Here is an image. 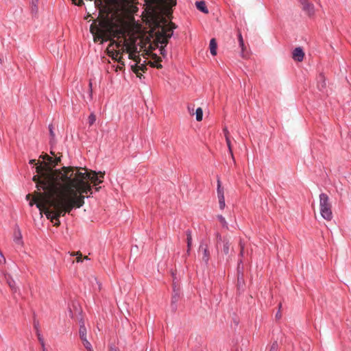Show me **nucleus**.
<instances>
[{
  "label": "nucleus",
  "mask_w": 351,
  "mask_h": 351,
  "mask_svg": "<svg viewBox=\"0 0 351 351\" xmlns=\"http://www.w3.org/2000/svg\"><path fill=\"white\" fill-rule=\"evenodd\" d=\"M104 173L76 167H63L61 170L49 169L41 176H34L38 191L29 202L36 204L54 226H59V218L69 213L74 208L84 204V194L92 193L90 181L95 185L101 183Z\"/></svg>",
  "instance_id": "nucleus-1"
},
{
  "label": "nucleus",
  "mask_w": 351,
  "mask_h": 351,
  "mask_svg": "<svg viewBox=\"0 0 351 351\" xmlns=\"http://www.w3.org/2000/svg\"><path fill=\"white\" fill-rule=\"evenodd\" d=\"M95 30L99 33V40H101V43L105 41L114 40V31L111 25L107 21H101L98 25L94 26Z\"/></svg>",
  "instance_id": "nucleus-2"
},
{
  "label": "nucleus",
  "mask_w": 351,
  "mask_h": 351,
  "mask_svg": "<svg viewBox=\"0 0 351 351\" xmlns=\"http://www.w3.org/2000/svg\"><path fill=\"white\" fill-rule=\"evenodd\" d=\"M319 207L322 217L327 221L332 218V205L330 202L329 197L326 193L319 195Z\"/></svg>",
  "instance_id": "nucleus-3"
},
{
  "label": "nucleus",
  "mask_w": 351,
  "mask_h": 351,
  "mask_svg": "<svg viewBox=\"0 0 351 351\" xmlns=\"http://www.w3.org/2000/svg\"><path fill=\"white\" fill-rule=\"evenodd\" d=\"M173 36V28L162 27L161 32L159 33L158 42L161 44L160 49V53L163 57H165L166 51L164 47L168 43V40Z\"/></svg>",
  "instance_id": "nucleus-4"
},
{
  "label": "nucleus",
  "mask_w": 351,
  "mask_h": 351,
  "mask_svg": "<svg viewBox=\"0 0 351 351\" xmlns=\"http://www.w3.org/2000/svg\"><path fill=\"white\" fill-rule=\"evenodd\" d=\"M45 159H46L49 161V163L51 167H50L49 165H46L45 167H42L40 165L37 166L36 167V172L38 173V175H36L37 176L40 177L41 174L47 170H49V169L54 170L53 167H55L56 165H58V164L60 162V157L58 158L56 156L55 159H53V158L50 157L49 156L46 155L45 156ZM62 168L63 167H62L60 170H61Z\"/></svg>",
  "instance_id": "nucleus-5"
},
{
  "label": "nucleus",
  "mask_w": 351,
  "mask_h": 351,
  "mask_svg": "<svg viewBox=\"0 0 351 351\" xmlns=\"http://www.w3.org/2000/svg\"><path fill=\"white\" fill-rule=\"evenodd\" d=\"M125 50L126 53H128V58L133 60L136 63L140 64L141 58L139 56V51L134 42H132L130 46L123 47V51Z\"/></svg>",
  "instance_id": "nucleus-6"
},
{
  "label": "nucleus",
  "mask_w": 351,
  "mask_h": 351,
  "mask_svg": "<svg viewBox=\"0 0 351 351\" xmlns=\"http://www.w3.org/2000/svg\"><path fill=\"white\" fill-rule=\"evenodd\" d=\"M132 42H128V40H125L124 42L121 41H117L115 40H112L111 43H110L108 46V49H110L113 45H115L117 49H115L116 51H120L121 53L119 54V57H121L123 58V54L124 53H126V51H123V47L126 46H130L132 45Z\"/></svg>",
  "instance_id": "nucleus-7"
},
{
  "label": "nucleus",
  "mask_w": 351,
  "mask_h": 351,
  "mask_svg": "<svg viewBox=\"0 0 351 351\" xmlns=\"http://www.w3.org/2000/svg\"><path fill=\"white\" fill-rule=\"evenodd\" d=\"M79 335L85 348L92 346L90 343L86 339V328L83 321L80 322Z\"/></svg>",
  "instance_id": "nucleus-8"
},
{
  "label": "nucleus",
  "mask_w": 351,
  "mask_h": 351,
  "mask_svg": "<svg viewBox=\"0 0 351 351\" xmlns=\"http://www.w3.org/2000/svg\"><path fill=\"white\" fill-rule=\"evenodd\" d=\"M145 63L146 61L145 60L142 64L140 62V64L135 63L134 64L131 65L132 71L135 73L136 76L139 78H141L143 76L142 73L139 71L145 72V71H147V65Z\"/></svg>",
  "instance_id": "nucleus-9"
},
{
  "label": "nucleus",
  "mask_w": 351,
  "mask_h": 351,
  "mask_svg": "<svg viewBox=\"0 0 351 351\" xmlns=\"http://www.w3.org/2000/svg\"><path fill=\"white\" fill-rule=\"evenodd\" d=\"M302 5V10L304 11L309 16L314 14V5L307 0H300Z\"/></svg>",
  "instance_id": "nucleus-10"
},
{
  "label": "nucleus",
  "mask_w": 351,
  "mask_h": 351,
  "mask_svg": "<svg viewBox=\"0 0 351 351\" xmlns=\"http://www.w3.org/2000/svg\"><path fill=\"white\" fill-rule=\"evenodd\" d=\"M199 252H203L202 261L207 265L210 259V252L207 244L202 241L199 247Z\"/></svg>",
  "instance_id": "nucleus-11"
},
{
  "label": "nucleus",
  "mask_w": 351,
  "mask_h": 351,
  "mask_svg": "<svg viewBox=\"0 0 351 351\" xmlns=\"http://www.w3.org/2000/svg\"><path fill=\"white\" fill-rule=\"evenodd\" d=\"M304 57V53L301 47H296L292 52V58L294 60L302 62Z\"/></svg>",
  "instance_id": "nucleus-12"
},
{
  "label": "nucleus",
  "mask_w": 351,
  "mask_h": 351,
  "mask_svg": "<svg viewBox=\"0 0 351 351\" xmlns=\"http://www.w3.org/2000/svg\"><path fill=\"white\" fill-rule=\"evenodd\" d=\"M180 298V294L179 290H176V287H173V291L171 298V308L173 311H176L177 309L176 303L178 302Z\"/></svg>",
  "instance_id": "nucleus-13"
},
{
  "label": "nucleus",
  "mask_w": 351,
  "mask_h": 351,
  "mask_svg": "<svg viewBox=\"0 0 351 351\" xmlns=\"http://www.w3.org/2000/svg\"><path fill=\"white\" fill-rule=\"evenodd\" d=\"M5 280L10 288L11 291L13 293H15L18 291V288L16 285L15 281L12 278V277L8 274H5L4 276Z\"/></svg>",
  "instance_id": "nucleus-14"
},
{
  "label": "nucleus",
  "mask_w": 351,
  "mask_h": 351,
  "mask_svg": "<svg viewBox=\"0 0 351 351\" xmlns=\"http://www.w3.org/2000/svg\"><path fill=\"white\" fill-rule=\"evenodd\" d=\"M161 58L158 57L157 55L154 54L152 56V60L148 62L147 64H149L152 67L161 69L162 67L160 64Z\"/></svg>",
  "instance_id": "nucleus-15"
},
{
  "label": "nucleus",
  "mask_w": 351,
  "mask_h": 351,
  "mask_svg": "<svg viewBox=\"0 0 351 351\" xmlns=\"http://www.w3.org/2000/svg\"><path fill=\"white\" fill-rule=\"evenodd\" d=\"M195 5H196V8L199 11L202 12L204 14L208 13V10L206 7L205 1H196Z\"/></svg>",
  "instance_id": "nucleus-16"
},
{
  "label": "nucleus",
  "mask_w": 351,
  "mask_h": 351,
  "mask_svg": "<svg viewBox=\"0 0 351 351\" xmlns=\"http://www.w3.org/2000/svg\"><path fill=\"white\" fill-rule=\"evenodd\" d=\"M223 132H224V135H225V138H226V141L228 149H229V152H230L232 158H233V153H232V150L231 141H230V136H229V132L227 130V129H224Z\"/></svg>",
  "instance_id": "nucleus-17"
},
{
  "label": "nucleus",
  "mask_w": 351,
  "mask_h": 351,
  "mask_svg": "<svg viewBox=\"0 0 351 351\" xmlns=\"http://www.w3.org/2000/svg\"><path fill=\"white\" fill-rule=\"evenodd\" d=\"M209 48L210 53L213 56H215L217 54V44L216 42V40L215 38H212L210 41L209 44Z\"/></svg>",
  "instance_id": "nucleus-18"
},
{
  "label": "nucleus",
  "mask_w": 351,
  "mask_h": 351,
  "mask_svg": "<svg viewBox=\"0 0 351 351\" xmlns=\"http://www.w3.org/2000/svg\"><path fill=\"white\" fill-rule=\"evenodd\" d=\"M223 251L224 252L225 254H228L229 252H230V241L228 238H224L223 239Z\"/></svg>",
  "instance_id": "nucleus-19"
},
{
  "label": "nucleus",
  "mask_w": 351,
  "mask_h": 351,
  "mask_svg": "<svg viewBox=\"0 0 351 351\" xmlns=\"http://www.w3.org/2000/svg\"><path fill=\"white\" fill-rule=\"evenodd\" d=\"M317 87L319 90H322L326 87L324 76L322 74H320L318 77Z\"/></svg>",
  "instance_id": "nucleus-20"
},
{
  "label": "nucleus",
  "mask_w": 351,
  "mask_h": 351,
  "mask_svg": "<svg viewBox=\"0 0 351 351\" xmlns=\"http://www.w3.org/2000/svg\"><path fill=\"white\" fill-rule=\"evenodd\" d=\"M109 56L112 57L113 60L117 61L118 62V60L119 58V54L121 53L120 51H116V50H111L110 51L108 48Z\"/></svg>",
  "instance_id": "nucleus-21"
},
{
  "label": "nucleus",
  "mask_w": 351,
  "mask_h": 351,
  "mask_svg": "<svg viewBox=\"0 0 351 351\" xmlns=\"http://www.w3.org/2000/svg\"><path fill=\"white\" fill-rule=\"evenodd\" d=\"M217 197L218 199L224 197L223 188H222L221 186V182L219 179L217 180Z\"/></svg>",
  "instance_id": "nucleus-22"
},
{
  "label": "nucleus",
  "mask_w": 351,
  "mask_h": 351,
  "mask_svg": "<svg viewBox=\"0 0 351 351\" xmlns=\"http://www.w3.org/2000/svg\"><path fill=\"white\" fill-rule=\"evenodd\" d=\"M186 235L187 247L188 248H191V245H192L191 231L190 230H187L186 231Z\"/></svg>",
  "instance_id": "nucleus-23"
},
{
  "label": "nucleus",
  "mask_w": 351,
  "mask_h": 351,
  "mask_svg": "<svg viewBox=\"0 0 351 351\" xmlns=\"http://www.w3.org/2000/svg\"><path fill=\"white\" fill-rule=\"evenodd\" d=\"M14 241L19 245L22 244L23 243L21 233L19 230L15 231L14 232Z\"/></svg>",
  "instance_id": "nucleus-24"
},
{
  "label": "nucleus",
  "mask_w": 351,
  "mask_h": 351,
  "mask_svg": "<svg viewBox=\"0 0 351 351\" xmlns=\"http://www.w3.org/2000/svg\"><path fill=\"white\" fill-rule=\"evenodd\" d=\"M90 32L91 34H93V38H94V41L95 42H97V41H100L101 43V40H99V33H97L95 30V27H94V25L92 24L90 25Z\"/></svg>",
  "instance_id": "nucleus-25"
},
{
  "label": "nucleus",
  "mask_w": 351,
  "mask_h": 351,
  "mask_svg": "<svg viewBox=\"0 0 351 351\" xmlns=\"http://www.w3.org/2000/svg\"><path fill=\"white\" fill-rule=\"evenodd\" d=\"M217 219H218L219 221L220 222V223L221 224L223 228H224L226 229H228V223L226 221L225 218L222 215H217Z\"/></svg>",
  "instance_id": "nucleus-26"
},
{
  "label": "nucleus",
  "mask_w": 351,
  "mask_h": 351,
  "mask_svg": "<svg viewBox=\"0 0 351 351\" xmlns=\"http://www.w3.org/2000/svg\"><path fill=\"white\" fill-rule=\"evenodd\" d=\"M196 114V120L197 121H200L202 120L203 117V111L201 108H197L195 112Z\"/></svg>",
  "instance_id": "nucleus-27"
},
{
  "label": "nucleus",
  "mask_w": 351,
  "mask_h": 351,
  "mask_svg": "<svg viewBox=\"0 0 351 351\" xmlns=\"http://www.w3.org/2000/svg\"><path fill=\"white\" fill-rule=\"evenodd\" d=\"M71 256H77L75 258V261L77 263H81L83 261L82 254L80 251L71 253Z\"/></svg>",
  "instance_id": "nucleus-28"
},
{
  "label": "nucleus",
  "mask_w": 351,
  "mask_h": 351,
  "mask_svg": "<svg viewBox=\"0 0 351 351\" xmlns=\"http://www.w3.org/2000/svg\"><path fill=\"white\" fill-rule=\"evenodd\" d=\"M238 39H239V46L241 47V48L242 49V53H243L244 50H245V45H244V41H243L242 35L240 32L239 33V35H238Z\"/></svg>",
  "instance_id": "nucleus-29"
},
{
  "label": "nucleus",
  "mask_w": 351,
  "mask_h": 351,
  "mask_svg": "<svg viewBox=\"0 0 351 351\" xmlns=\"http://www.w3.org/2000/svg\"><path fill=\"white\" fill-rule=\"evenodd\" d=\"M95 121H96V116H95V114L93 112V113H91V114L89 115V117H88V123L89 125H90V126L93 125L95 123Z\"/></svg>",
  "instance_id": "nucleus-30"
},
{
  "label": "nucleus",
  "mask_w": 351,
  "mask_h": 351,
  "mask_svg": "<svg viewBox=\"0 0 351 351\" xmlns=\"http://www.w3.org/2000/svg\"><path fill=\"white\" fill-rule=\"evenodd\" d=\"M118 63L119 64L117 68H116V71L117 70H122L123 69L124 66H125V63L122 60V58L121 57H119V60H118Z\"/></svg>",
  "instance_id": "nucleus-31"
},
{
  "label": "nucleus",
  "mask_w": 351,
  "mask_h": 351,
  "mask_svg": "<svg viewBox=\"0 0 351 351\" xmlns=\"http://www.w3.org/2000/svg\"><path fill=\"white\" fill-rule=\"evenodd\" d=\"M165 1L167 6L169 8H172L176 5V0H165Z\"/></svg>",
  "instance_id": "nucleus-32"
},
{
  "label": "nucleus",
  "mask_w": 351,
  "mask_h": 351,
  "mask_svg": "<svg viewBox=\"0 0 351 351\" xmlns=\"http://www.w3.org/2000/svg\"><path fill=\"white\" fill-rule=\"evenodd\" d=\"M218 199H219V208H220V209L223 210L226 206L225 197L219 198Z\"/></svg>",
  "instance_id": "nucleus-33"
},
{
  "label": "nucleus",
  "mask_w": 351,
  "mask_h": 351,
  "mask_svg": "<svg viewBox=\"0 0 351 351\" xmlns=\"http://www.w3.org/2000/svg\"><path fill=\"white\" fill-rule=\"evenodd\" d=\"M37 336H38V341L40 342L41 346H44V345H45V341H44V339H43V336L40 335L39 331H38V332H37Z\"/></svg>",
  "instance_id": "nucleus-34"
},
{
  "label": "nucleus",
  "mask_w": 351,
  "mask_h": 351,
  "mask_svg": "<svg viewBox=\"0 0 351 351\" xmlns=\"http://www.w3.org/2000/svg\"><path fill=\"white\" fill-rule=\"evenodd\" d=\"M216 238H217V246L221 242V243L223 242V239L225 237H222L221 235L219 232H217Z\"/></svg>",
  "instance_id": "nucleus-35"
},
{
  "label": "nucleus",
  "mask_w": 351,
  "mask_h": 351,
  "mask_svg": "<svg viewBox=\"0 0 351 351\" xmlns=\"http://www.w3.org/2000/svg\"><path fill=\"white\" fill-rule=\"evenodd\" d=\"M49 134H50V136L51 137V142L52 141V140L55 137V134H54V132H53V126L51 125H49Z\"/></svg>",
  "instance_id": "nucleus-36"
},
{
  "label": "nucleus",
  "mask_w": 351,
  "mask_h": 351,
  "mask_svg": "<svg viewBox=\"0 0 351 351\" xmlns=\"http://www.w3.org/2000/svg\"><path fill=\"white\" fill-rule=\"evenodd\" d=\"M278 343L276 341H275L271 346L269 351H278Z\"/></svg>",
  "instance_id": "nucleus-37"
},
{
  "label": "nucleus",
  "mask_w": 351,
  "mask_h": 351,
  "mask_svg": "<svg viewBox=\"0 0 351 351\" xmlns=\"http://www.w3.org/2000/svg\"><path fill=\"white\" fill-rule=\"evenodd\" d=\"M239 245H240V248H241L239 256L242 257V256H243V254H244V245L241 241L239 243Z\"/></svg>",
  "instance_id": "nucleus-38"
},
{
  "label": "nucleus",
  "mask_w": 351,
  "mask_h": 351,
  "mask_svg": "<svg viewBox=\"0 0 351 351\" xmlns=\"http://www.w3.org/2000/svg\"><path fill=\"white\" fill-rule=\"evenodd\" d=\"M243 261L241 259L239 260V263H238V273L239 274H240V267H241V265L242 264ZM241 278L239 276V275L238 276V281L240 282L241 280Z\"/></svg>",
  "instance_id": "nucleus-39"
},
{
  "label": "nucleus",
  "mask_w": 351,
  "mask_h": 351,
  "mask_svg": "<svg viewBox=\"0 0 351 351\" xmlns=\"http://www.w3.org/2000/svg\"><path fill=\"white\" fill-rule=\"evenodd\" d=\"M88 86H89V96H90V98L91 99L92 98V94H93L92 82H89Z\"/></svg>",
  "instance_id": "nucleus-40"
},
{
  "label": "nucleus",
  "mask_w": 351,
  "mask_h": 351,
  "mask_svg": "<svg viewBox=\"0 0 351 351\" xmlns=\"http://www.w3.org/2000/svg\"><path fill=\"white\" fill-rule=\"evenodd\" d=\"M73 3L77 5H81L83 3V0H80L78 3L76 2V0H72Z\"/></svg>",
  "instance_id": "nucleus-41"
},
{
  "label": "nucleus",
  "mask_w": 351,
  "mask_h": 351,
  "mask_svg": "<svg viewBox=\"0 0 351 351\" xmlns=\"http://www.w3.org/2000/svg\"><path fill=\"white\" fill-rule=\"evenodd\" d=\"M109 351H118L117 348L115 346H110Z\"/></svg>",
  "instance_id": "nucleus-42"
},
{
  "label": "nucleus",
  "mask_w": 351,
  "mask_h": 351,
  "mask_svg": "<svg viewBox=\"0 0 351 351\" xmlns=\"http://www.w3.org/2000/svg\"><path fill=\"white\" fill-rule=\"evenodd\" d=\"M32 3L34 7L37 8V4L38 3V0H32Z\"/></svg>",
  "instance_id": "nucleus-43"
},
{
  "label": "nucleus",
  "mask_w": 351,
  "mask_h": 351,
  "mask_svg": "<svg viewBox=\"0 0 351 351\" xmlns=\"http://www.w3.org/2000/svg\"><path fill=\"white\" fill-rule=\"evenodd\" d=\"M276 319H280L281 317V314L280 313V311H278L276 315Z\"/></svg>",
  "instance_id": "nucleus-44"
},
{
  "label": "nucleus",
  "mask_w": 351,
  "mask_h": 351,
  "mask_svg": "<svg viewBox=\"0 0 351 351\" xmlns=\"http://www.w3.org/2000/svg\"><path fill=\"white\" fill-rule=\"evenodd\" d=\"M190 252H191V248H188V247H187V250H186V255H187V256H189V254H190Z\"/></svg>",
  "instance_id": "nucleus-45"
},
{
  "label": "nucleus",
  "mask_w": 351,
  "mask_h": 351,
  "mask_svg": "<svg viewBox=\"0 0 351 351\" xmlns=\"http://www.w3.org/2000/svg\"><path fill=\"white\" fill-rule=\"evenodd\" d=\"M88 351H94L92 346L86 348Z\"/></svg>",
  "instance_id": "nucleus-46"
},
{
  "label": "nucleus",
  "mask_w": 351,
  "mask_h": 351,
  "mask_svg": "<svg viewBox=\"0 0 351 351\" xmlns=\"http://www.w3.org/2000/svg\"><path fill=\"white\" fill-rule=\"evenodd\" d=\"M188 110L189 111H193V107H191L190 106H188Z\"/></svg>",
  "instance_id": "nucleus-47"
},
{
  "label": "nucleus",
  "mask_w": 351,
  "mask_h": 351,
  "mask_svg": "<svg viewBox=\"0 0 351 351\" xmlns=\"http://www.w3.org/2000/svg\"><path fill=\"white\" fill-rule=\"evenodd\" d=\"M42 351H47V350L45 348V345H44V346H42Z\"/></svg>",
  "instance_id": "nucleus-48"
},
{
  "label": "nucleus",
  "mask_w": 351,
  "mask_h": 351,
  "mask_svg": "<svg viewBox=\"0 0 351 351\" xmlns=\"http://www.w3.org/2000/svg\"><path fill=\"white\" fill-rule=\"evenodd\" d=\"M35 162H36V160H31L29 161V163H30V164H35Z\"/></svg>",
  "instance_id": "nucleus-49"
},
{
  "label": "nucleus",
  "mask_w": 351,
  "mask_h": 351,
  "mask_svg": "<svg viewBox=\"0 0 351 351\" xmlns=\"http://www.w3.org/2000/svg\"><path fill=\"white\" fill-rule=\"evenodd\" d=\"M34 326H35V328L36 329V333H37L38 331H39L38 329V324H35Z\"/></svg>",
  "instance_id": "nucleus-50"
},
{
  "label": "nucleus",
  "mask_w": 351,
  "mask_h": 351,
  "mask_svg": "<svg viewBox=\"0 0 351 351\" xmlns=\"http://www.w3.org/2000/svg\"><path fill=\"white\" fill-rule=\"evenodd\" d=\"M30 196H31V195H30V194L27 195V196H26L27 199H29V197H30Z\"/></svg>",
  "instance_id": "nucleus-51"
},
{
  "label": "nucleus",
  "mask_w": 351,
  "mask_h": 351,
  "mask_svg": "<svg viewBox=\"0 0 351 351\" xmlns=\"http://www.w3.org/2000/svg\"><path fill=\"white\" fill-rule=\"evenodd\" d=\"M84 259H85V260H88L89 258H88V257L87 256H84V257L83 258V260H84Z\"/></svg>",
  "instance_id": "nucleus-52"
},
{
  "label": "nucleus",
  "mask_w": 351,
  "mask_h": 351,
  "mask_svg": "<svg viewBox=\"0 0 351 351\" xmlns=\"http://www.w3.org/2000/svg\"><path fill=\"white\" fill-rule=\"evenodd\" d=\"M0 255L3 258V260L5 261V258H4L3 256V254L1 253H0Z\"/></svg>",
  "instance_id": "nucleus-53"
},
{
  "label": "nucleus",
  "mask_w": 351,
  "mask_h": 351,
  "mask_svg": "<svg viewBox=\"0 0 351 351\" xmlns=\"http://www.w3.org/2000/svg\"><path fill=\"white\" fill-rule=\"evenodd\" d=\"M99 188H100V187H97V188L95 189V190H96V191H99Z\"/></svg>",
  "instance_id": "nucleus-54"
},
{
  "label": "nucleus",
  "mask_w": 351,
  "mask_h": 351,
  "mask_svg": "<svg viewBox=\"0 0 351 351\" xmlns=\"http://www.w3.org/2000/svg\"><path fill=\"white\" fill-rule=\"evenodd\" d=\"M349 136L351 138V131L349 132Z\"/></svg>",
  "instance_id": "nucleus-55"
},
{
  "label": "nucleus",
  "mask_w": 351,
  "mask_h": 351,
  "mask_svg": "<svg viewBox=\"0 0 351 351\" xmlns=\"http://www.w3.org/2000/svg\"><path fill=\"white\" fill-rule=\"evenodd\" d=\"M51 154L53 156H55L54 153L53 152H51Z\"/></svg>",
  "instance_id": "nucleus-56"
}]
</instances>
